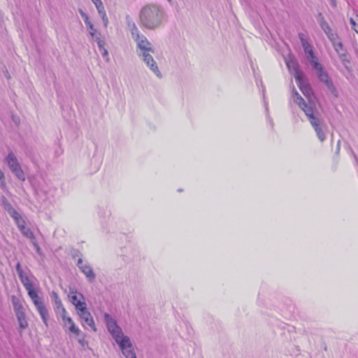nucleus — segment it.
I'll return each mask as SVG.
<instances>
[{"mask_svg":"<svg viewBox=\"0 0 358 358\" xmlns=\"http://www.w3.org/2000/svg\"><path fill=\"white\" fill-rule=\"evenodd\" d=\"M163 11L155 4H148L143 7L139 13L141 24L149 29H154L162 24Z\"/></svg>","mask_w":358,"mask_h":358,"instance_id":"1","label":"nucleus"},{"mask_svg":"<svg viewBox=\"0 0 358 358\" xmlns=\"http://www.w3.org/2000/svg\"><path fill=\"white\" fill-rule=\"evenodd\" d=\"M314 70L316 71V75L319 80L322 83L328 91L335 97L338 96V92L334 85L333 80L330 78L328 72L324 70V67L320 63L314 62Z\"/></svg>","mask_w":358,"mask_h":358,"instance_id":"2","label":"nucleus"},{"mask_svg":"<svg viewBox=\"0 0 358 358\" xmlns=\"http://www.w3.org/2000/svg\"><path fill=\"white\" fill-rule=\"evenodd\" d=\"M16 271L17 273L18 277L24 287L25 289L27 292V294L29 297L34 296L35 294H38L34 283L32 282L31 278L29 277V275L25 273L22 268L21 264L20 262H17L15 266Z\"/></svg>","mask_w":358,"mask_h":358,"instance_id":"3","label":"nucleus"},{"mask_svg":"<svg viewBox=\"0 0 358 358\" xmlns=\"http://www.w3.org/2000/svg\"><path fill=\"white\" fill-rule=\"evenodd\" d=\"M10 171L21 181H25V175L18 160L13 152H10L5 159Z\"/></svg>","mask_w":358,"mask_h":358,"instance_id":"4","label":"nucleus"},{"mask_svg":"<svg viewBox=\"0 0 358 358\" xmlns=\"http://www.w3.org/2000/svg\"><path fill=\"white\" fill-rule=\"evenodd\" d=\"M107 329L112 334L115 342L120 341L122 338L124 337L122 329L117 325L116 321L108 314L104 315Z\"/></svg>","mask_w":358,"mask_h":358,"instance_id":"5","label":"nucleus"},{"mask_svg":"<svg viewBox=\"0 0 358 358\" xmlns=\"http://www.w3.org/2000/svg\"><path fill=\"white\" fill-rule=\"evenodd\" d=\"M30 299L34 304L37 311L40 314L43 322L48 327L49 313L43 302V299L39 296L38 294H35L34 296H31Z\"/></svg>","mask_w":358,"mask_h":358,"instance_id":"6","label":"nucleus"},{"mask_svg":"<svg viewBox=\"0 0 358 358\" xmlns=\"http://www.w3.org/2000/svg\"><path fill=\"white\" fill-rule=\"evenodd\" d=\"M122 350V354L126 358H136L134 347L128 336L122 338L120 341L116 342Z\"/></svg>","mask_w":358,"mask_h":358,"instance_id":"7","label":"nucleus"},{"mask_svg":"<svg viewBox=\"0 0 358 358\" xmlns=\"http://www.w3.org/2000/svg\"><path fill=\"white\" fill-rule=\"evenodd\" d=\"M307 116L311 125H315L317 121L321 120L320 113L316 110L314 104L307 103L300 108Z\"/></svg>","mask_w":358,"mask_h":358,"instance_id":"8","label":"nucleus"},{"mask_svg":"<svg viewBox=\"0 0 358 358\" xmlns=\"http://www.w3.org/2000/svg\"><path fill=\"white\" fill-rule=\"evenodd\" d=\"M78 312L80 317L84 322L83 323V326L85 328H87V326H88L93 331H96V328L93 317L91 313L88 311L86 306L78 308Z\"/></svg>","mask_w":358,"mask_h":358,"instance_id":"9","label":"nucleus"},{"mask_svg":"<svg viewBox=\"0 0 358 358\" xmlns=\"http://www.w3.org/2000/svg\"><path fill=\"white\" fill-rule=\"evenodd\" d=\"M138 57H142L143 62L146 64L147 66L159 78L162 77V74L158 69L156 62L154 60L152 56L148 52H143L138 53Z\"/></svg>","mask_w":358,"mask_h":358,"instance_id":"10","label":"nucleus"},{"mask_svg":"<svg viewBox=\"0 0 358 358\" xmlns=\"http://www.w3.org/2000/svg\"><path fill=\"white\" fill-rule=\"evenodd\" d=\"M137 43V47L143 52H154V49L152 48V44L148 41L147 38L141 33L132 37Z\"/></svg>","mask_w":358,"mask_h":358,"instance_id":"11","label":"nucleus"},{"mask_svg":"<svg viewBox=\"0 0 358 358\" xmlns=\"http://www.w3.org/2000/svg\"><path fill=\"white\" fill-rule=\"evenodd\" d=\"M286 64L289 71L294 75L296 80H300L303 77V72L299 69L298 62L292 58L286 60Z\"/></svg>","mask_w":358,"mask_h":358,"instance_id":"12","label":"nucleus"},{"mask_svg":"<svg viewBox=\"0 0 358 358\" xmlns=\"http://www.w3.org/2000/svg\"><path fill=\"white\" fill-rule=\"evenodd\" d=\"M298 87L303 93V94L309 100L312 99L313 92L310 85L303 79V77L300 80H296Z\"/></svg>","mask_w":358,"mask_h":358,"instance_id":"13","label":"nucleus"},{"mask_svg":"<svg viewBox=\"0 0 358 358\" xmlns=\"http://www.w3.org/2000/svg\"><path fill=\"white\" fill-rule=\"evenodd\" d=\"M302 45L305 52L308 55V58L313 69H314V62L319 63L317 58L315 56L311 46L307 42L302 41Z\"/></svg>","mask_w":358,"mask_h":358,"instance_id":"14","label":"nucleus"},{"mask_svg":"<svg viewBox=\"0 0 358 358\" xmlns=\"http://www.w3.org/2000/svg\"><path fill=\"white\" fill-rule=\"evenodd\" d=\"M51 297L53 299L55 304V309L56 313L57 314H60L61 315L62 314L66 313V310L64 308L61 299H59L58 294L55 291L52 292Z\"/></svg>","mask_w":358,"mask_h":358,"instance_id":"15","label":"nucleus"},{"mask_svg":"<svg viewBox=\"0 0 358 358\" xmlns=\"http://www.w3.org/2000/svg\"><path fill=\"white\" fill-rule=\"evenodd\" d=\"M78 12L80 15H81L82 18L83 19L87 27L89 29V33L90 34L94 37L95 34H96V30L94 28V24L92 23V22L90 20V17L88 15L85 13L82 9H78Z\"/></svg>","mask_w":358,"mask_h":358,"instance_id":"16","label":"nucleus"},{"mask_svg":"<svg viewBox=\"0 0 358 358\" xmlns=\"http://www.w3.org/2000/svg\"><path fill=\"white\" fill-rule=\"evenodd\" d=\"M61 316L65 325H69V331L75 335L78 336L80 330L76 326L73 320L70 317H67L66 313L62 314Z\"/></svg>","mask_w":358,"mask_h":358,"instance_id":"17","label":"nucleus"},{"mask_svg":"<svg viewBox=\"0 0 358 358\" xmlns=\"http://www.w3.org/2000/svg\"><path fill=\"white\" fill-rule=\"evenodd\" d=\"M80 270L85 274L86 278H88L90 282H93L96 278V275L89 264H85L83 266H80Z\"/></svg>","mask_w":358,"mask_h":358,"instance_id":"18","label":"nucleus"},{"mask_svg":"<svg viewBox=\"0 0 358 358\" xmlns=\"http://www.w3.org/2000/svg\"><path fill=\"white\" fill-rule=\"evenodd\" d=\"M17 322L19 324L20 329L24 330L28 327V322L25 313V310L18 311L15 313Z\"/></svg>","mask_w":358,"mask_h":358,"instance_id":"19","label":"nucleus"},{"mask_svg":"<svg viewBox=\"0 0 358 358\" xmlns=\"http://www.w3.org/2000/svg\"><path fill=\"white\" fill-rule=\"evenodd\" d=\"M338 55L345 69L347 71L350 73V76H352V68L349 66L351 61L348 54V51H346V52L338 53Z\"/></svg>","mask_w":358,"mask_h":358,"instance_id":"20","label":"nucleus"},{"mask_svg":"<svg viewBox=\"0 0 358 358\" xmlns=\"http://www.w3.org/2000/svg\"><path fill=\"white\" fill-rule=\"evenodd\" d=\"M17 226L23 236L29 239L35 238L33 232L29 227H26L25 222L24 220H22V222H18Z\"/></svg>","mask_w":358,"mask_h":358,"instance_id":"21","label":"nucleus"},{"mask_svg":"<svg viewBox=\"0 0 358 358\" xmlns=\"http://www.w3.org/2000/svg\"><path fill=\"white\" fill-rule=\"evenodd\" d=\"M126 22L129 29L131 31L132 37L137 35L140 33L138 27H136L135 22L133 21L132 18L129 15H127L125 17Z\"/></svg>","mask_w":358,"mask_h":358,"instance_id":"22","label":"nucleus"},{"mask_svg":"<svg viewBox=\"0 0 358 358\" xmlns=\"http://www.w3.org/2000/svg\"><path fill=\"white\" fill-rule=\"evenodd\" d=\"M322 122V120L321 119V120L317 121L316 126L314 124V125H312V127L314 128L318 138L321 141H324L325 140V138H326V135H325V133L323 131V130L322 129V128L320 127Z\"/></svg>","mask_w":358,"mask_h":358,"instance_id":"23","label":"nucleus"},{"mask_svg":"<svg viewBox=\"0 0 358 358\" xmlns=\"http://www.w3.org/2000/svg\"><path fill=\"white\" fill-rule=\"evenodd\" d=\"M322 29L324 31V32L325 33L327 38L331 42L335 41V39L339 38L338 34L332 31V29L329 27V24L322 27Z\"/></svg>","mask_w":358,"mask_h":358,"instance_id":"24","label":"nucleus"},{"mask_svg":"<svg viewBox=\"0 0 358 358\" xmlns=\"http://www.w3.org/2000/svg\"><path fill=\"white\" fill-rule=\"evenodd\" d=\"M11 301L13 306L15 313H18V311L24 310V308L20 300L17 297H16L15 296H12Z\"/></svg>","mask_w":358,"mask_h":358,"instance_id":"25","label":"nucleus"},{"mask_svg":"<svg viewBox=\"0 0 358 358\" xmlns=\"http://www.w3.org/2000/svg\"><path fill=\"white\" fill-rule=\"evenodd\" d=\"M333 47L337 54L341 52H346L347 50L344 48V45L341 41H338V39L331 42Z\"/></svg>","mask_w":358,"mask_h":358,"instance_id":"26","label":"nucleus"},{"mask_svg":"<svg viewBox=\"0 0 358 358\" xmlns=\"http://www.w3.org/2000/svg\"><path fill=\"white\" fill-rule=\"evenodd\" d=\"M8 213L12 218H13V220L16 222L17 224H18V222H22V220L21 219V215L14 208L11 210H9Z\"/></svg>","mask_w":358,"mask_h":358,"instance_id":"27","label":"nucleus"},{"mask_svg":"<svg viewBox=\"0 0 358 358\" xmlns=\"http://www.w3.org/2000/svg\"><path fill=\"white\" fill-rule=\"evenodd\" d=\"M71 302L73 303L76 308V309L78 310V308H81L83 306H85L86 303L85 302H82L80 300H78V297L76 294H73L71 296Z\"/></svg>","mask_w":358,"mask_h":358,"instance_id":"28","label":"nucleus"},{"mask_svg":"<svg viewBox=\"0 0 358 358\" xmlns=\"http://www.w3.org/2000/svg\"><path fill=\"white\" fill-rule=\"evenodd\" d=\"M1 201H2V206L4 208V210L7 211V213L13 208L11 203L8 201V200L5 196H2Z\"/></svg>","mask_w":358,"mask_h":358,"instance_id":"29","label":"nucleus"},{"mask_svg":"<svg viewBox=\"0 0 358 358\" xmlns=\"http://www.w3.org/2000/svg\"><path fill=\"white\" fill-rule=\"evenodd\" d=\"M100 36H101V34L97 33V35L95 34V36L93 37V38H94V41L96 42V43L98 45L99 49L103 48V47H105V45H106L105 41L102 40L100 38Z\"/></svg>","mask_w":358,"mask_h":358,"instance_id":"30","label":"nucleus"},{"mask_svg":"<svg viewBox=\"0 0 358 358\" xmlns=\"http://www.w3.org/2000/svg\"><path fill=\"white\" fill-rule=\"evenodd\" d=\"M294 94L296 99H294V102L301 108L302 106L306 103L305 100L301 97V96L296 92H294Z\"/></svg>","mask_w":358,"mask_h":358,"instance_id":"31","label":"nucleus"},{"mask_svg":"<svg viewBox=\"0 0 358 358\" xmlns=\"http://www.w3.org/2000/svg\"><path fill=\"white\" fill-rule=\"evenodd\" d=\"M350 22L352 25V29L358 34V15H356L355 17H351Z\"/></svg>","mask_w":358,"mask_h":358,"instance_id":"32","label":"nucleus"},{"mask_svg":"<svg viewBox=\"0 0 358 358\" xmlns=\"http://www.w3.org/2000/svg\"><path fill=\"white\" fill-rule=\"evenodd\" d=\"M100 17H101V20L103 21V26L105 27H108V17L106 15V13L105 11V10H102V11H100L99 13Z\"/></svg>","mask_w":358,"mask_h":358,"instance_id":"33","label":"nucleus"},{"mask_svg":"<svg viewBox=\"0 0 358 358\" xmlns=\"http://www.w3.org/2000/svg\"><path fill=\"white\" fill-rule=\"evenodd\" d=\"M317 21L321 28L328 24V22L325 20L322 13H319Z\"/></svg>","mask_w":358,"mask_h":358,"instance_id":"34","label":"nucleus"},{"mask_svg":"<svg viewBox=\"0 0 358 358\" xmlns=\"http://www.w3.org/2000/svg\"><path fill=\"white\" fill-rule=\"evenodd\" d=\"M93 3L95 5V6H96V8L97 9L98 13L105 10L103 4V3H102V1L101 0H98V1H95Z\"/></svg>","mask_w":358,"mask_h":358,"instance_id":"35","label":"nucleus"},{"mask_svg":"<svg viewBox=\"0 0 358 358\" xmlns=\"http://www.w3.org/2000/svg\"><path fill=\"white\" fill-rule=\"evenodd\" d=\"M99 51L101 52V55L103 56V57L106 58V60L108 61L109 59L108 58V50L105 48V47H103V48L101 49H99Z\"/></svg>","mask_w":358,"mask_h":358,"instance_id":"36","label":"nucleus"},{"mask_svg":"<svg viewBox=\"0 0 358 358\" xmlns=\"http://www.w3.org/2000/svg\"><path fill=\"white\" fill-rule=\"evenodd\" d=\"M343 74L345 76V78L348 80H351L352 79L354 78V76H353V73H352V76H350V73L349 71H348V74H345L344 72H343Z\"/></svg>","mask_w":358,"mask_h":358,"instance_id":"37","label":"nucleus"},{"mask_svg":"<svg viewBox=\"0 0 358 358\" xmlns=\"http://www.w3.org/2000/svg\"><path fill=\"white\" fill-rule=\"evenodd\" d=\"M83 259L81 258H80L78 260V263H77V266H78V268H80V266H83Z\"/></svg>","mask_w":358,"mask_h":358,"instance_id":"38","label":"nucleus"},{"mask_svg":"<svg viewBox=\"0 0 358 358\" xmlns=\"http://www.w3.org/2000/svg\"><path fill=\"white\" fill-rule=\"evenodd\" d=\"M340 145H341V141H338L337 143V147H336V153H338L340 151Z\"/></svg>","mask_w":358,"mask_h":358,"instance_id":"39","label":"nucleus"},{"mask_svg":"<svg viewBox=\"0 0 358 358\" xmlns=\"http://www.w3.org/2000/svg\"><path fill=\"white\" fill-rule=\"evenodd\" d=\"M330 1H331V5L333 7H336V0H330Z\"/></svg>","mask_w":358,"mask_h":358,"instance_id":"40","label":"nucleus"},{"mask_svg":"<svg viewBox=\"0 0 358 358\" xmlns=\"http://www.w3.org/2000/svg\"><path fill=\"white\" fill-rule=\"evenodd\" d=\"M28 271H29V273H30L31 277L32 278H34V279H35V277H34V275L30 273V271H29V270H28Z\"/></svg>","mask_w":358,"mask_h":358,"instance_id":"41","label":"nucleus"},{"mask_svg":"<svg viewBox=\"0 0 358 358\" xmlns=\"http://www.w3.org/2000/svg\"><path fill=\"white\" fill-rule=\"evenodd\" d=\"M324 350L325 351H327V345H325V346L324 347Z\"/></svg>","mask_w":358,"mask_h":358,"instance_id":"42","label":"nucleus"},{"mask_svg":"<svg viewBox=\"0 0 358 358\" xmlns=\"http://www.w3.org/2000/svg\"><path fill=\"white\" fill-rule=\"evenodd\" d=\"M178 192H182V189H178Z\"/></svg>","mask_w":358,"mask_h":358,"instance_id":"43","label":"nucleus"},{"mask_svg":"<svg viewBox=\"0 0 358 358\" xmlns=\"http://www.w3.org/2000/svg\"><path fill=\"white\" fill-rule=\"evenodd\" d=\"M92 1L94 3L95 1H98V0H92Z\"/></svg>","mask_w":358,"mask_h":358,"instance_id":"44","label":"nucleus"}]
</instances>
